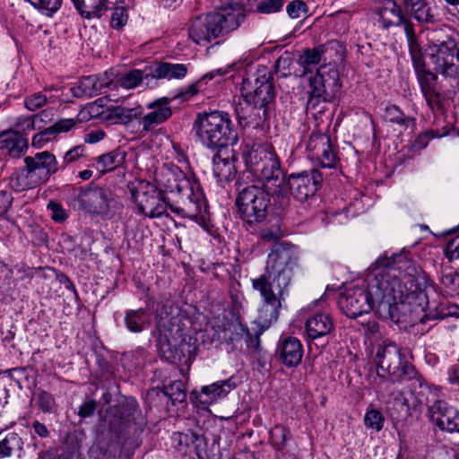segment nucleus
Here are the masks:
<instances>
[{
	"mask_svg": "<svg viewBox=\"0 0 459 459\" xmlns=\"http://www.w3.org/2000/svg\"><path fill=\"white\" fill-rule=\"evenodd\" d=\"M396 256L379 257L371 266L366 278V286L347 290L339 299L341 310L350 318H357L375 310L382 319L397 325L425 324L429 319L444 318L455 312H438L429 307L427 293L421 290L403 292L394 268Z\"/></svg>",
	"mask_w": 459,
	"mask_h": 459,
	"instance_id": "1",
	"label": "nucleus"
},
{
	"mask_svg": "<svg viewBox=\"0 0 459 459\" xmlns=\"http://www.w3.org/2000/svg\"><path fill=\"white\" fill-rule=\"evenodd\" d=\"M242 158L252 181L236 183L237 212L249 230H255L268 215L271 198L278 203L276 212L289 205L285 173L279 157L268 144H246Z\"/></svg>",
	"mask_w": 459,
	"mask_h": 459,
	"instance_id": "2",
	"label": "nucleus"
},
{
	"mask_svg": "<svg viewBox=\"0 0 459 459\" xmlns=\"http://www.w3.org/2000/svg\"><path fill=\"white\" fill-rule=\"evenodd\" d=\"M297 265L295 246L289 242H275L268 254L264 273L252 279L253 289L262 298L259 329L251 333L245 325L242 340L248 354L256 360H260L263 352L260 336L273 322L277 321L280 310L289 295L293 271Z\"/></svg>",
	"mask_w": 459,
	"mask_h": 459,
	"instance_id": "3",
	"label": "nucleus"
},
{
	"mask_svg": "<svg viewBox=\"0 0 459 459\" xmlns=\"http://www.w3.org/2000/svg\"><path fill=\"white\" fill-rule=\"evenodd\" d=\"M155 183L159 190L174 195L171 203H168L171 212L195 221L205 231L212 233L213 225L209 205L195 176H187L175 164H163L155 172Z\"/></svg>",
	"mask_w": 459,
	"mask_h": 459,
	"instance_id": "4",
	"label": "nucleus"
},
{
	"mask_svg": "<svg viewBox=\"0 0 459 459\" xmlns=\"http://www.w3.org/2000/svg\"><path fill=\"white\" fill-rule=\"evenodd\" d=\"M178 307L160 303L156 309V327L160 333L158 349L166 361L175 365H189L195 359V346L192 338L184 333L178 316Z\"/></svg>",
	"mask_w": 459,
	"mask_h": 459,
	"instance_id": "5",
	"label": "nucleus"
},
{
	"mask_svg": "<svg viewBox=\"0 0 459 459\" xmlns=\"http://www.w3.org/2000/svg\"><path fill=\"white\" fill-rule=\"evenodd\" d=\"M376 365L377 377L380 378V382L377 384V392L383 394L387 391L388 386L395 382L414 381L420 387L424 384L422 376L404 359L403 350L390 340L386 339L378 345L376 353Z\"/></svg>",
	"mask_w": 459,
	"mask_h": 459,
	"instance_id": "6",
	"label": "nucleus"
},
{
	"mask_svg": "<svg viewBox=\"0 0 459 459\" xmlns=\"http://www.w3.org/2000/svg\"><path fill=\"white\" fill-rule=\"evenodd\" d=\"M194 126L202 144L212 151L232 146L238 141V131L226 111L199 113Z\"/></svg>",
	"mask_w": 459,
	"mask_h": 459,
	"instance_id": "7",
	"label": "nucleus"
},
{
	"mask_svg": "<svg viewBox=\"0 0 459 459\" xmlns=\"http://www.w3.org/2000/svg\"><path fill=\"white\" fill-rule=\"evenodd\" d=\"M109 420V431L122 441V450L126 455H132L140 445L139 437L143 433L146 421L134 398H128L120 406L112 410Z\"/></svg>",
	"mask_w": 459,
	"mask_h": 459,
	"instance_id": "8",
	"label": "nucleus"
},
{
	"mask_svg": "<svg viewBox=\"0 0 459 459\" xmlns=\"http://www.w3.org/2000/svg\"><path fill=\"white\" fill-rule=\"evenodd\" d=\"M23 162L24 166L19 168L11 177L10 184L17 192L38 187L58 171L56 156L48 151L26 156Z\"/></svg>",
	"mask_w": 459,
	"mask_h": 459,
	"instance_id": "9",
	"label": "nucleus"
},
{
	"mask_svg": "<svg viewBox=\"0 0 459 459\" xmlns=\"http://www.w3.org/2000/svg\"><path fill=\"white\" fill-rule=\"evenodd\" d=\"M69 204L75 210L101 218L112 217L117 205L110 189L93 183L78 188L72 187Z\"/></svg>",
	"mask_w": 459,
	"mask_h": 459,
	"instance_id": "10",
	"label": "nucleus"
},
{
	"mask_svg": "<svg viewBox=\"0 0 459 459\" xmlns=\"http://www.w3.org/2000/svg\"><path fill=\"white\" fill-rule=\"evenodd\" d=\"M273 76L266 66L259 65L255 72L242 80L241 94L247 101L256 107L267 109L271 114V106L275 100Z\"/></svg>",
	"mask_w": 459,
	"mask_h": 459,
	"instance_id": "11",
	"label": "nucleus"
},
{
	"mask_svg": "<svg viewBox=\"0 0 459 459\" xmlns=\"http://www.w3.org/2000/svg\"><path fill=\"white\" fill-rule=\"evenodd\" d=\"M434 70L445 77L459 78V37L432 41L426 49Z\"/></svg>",
	"mask_w": 459,
	"mask_h": 459,
	"instance_id": "12",
	"label": "nucleus"
},
{
	"mask_svg": "<svg viewBox=\"0 0 459 459\" xmlns=\"http://www.w3.org/2000/svg\"><path fill=\"white\" fill-rule=\"evenodd\" d=\"M234 19L222 14L218 9L214 13L199 15L192 22L189 36L196 44L205 45L236 30L238 23Z\"/></svg>",
	"mask_w": 459,
	"mask_h": 459,
	"instance_id": "13",
	"label": "nucleus"
},
{
	"mask_svg": "<svg viewBox=\"0 0 459 459\" xmlns=\"http://www.w3.org/2000/svg\"><path fill=\"white\" fill-rule=\"evenodd\" d=\"M132 201L136 204L140 213L150 218H160L167 215L168 203L162 190L154 185L140 181L136 186H130Z\"/></svg>",
	"mask_w": 459,
	"mask_h": 459,
	"instance_id": "14",
	"label": "nucleus"
},
{
	"mask_svg": "<svg viewBox=\"0 0 459 459\" xmlns=\"http://www.w3.org/2000/svg\"><path fill=\"white\" fill-rule=\"evenodd\" d=\"M323 182L322 173L313 169L300 173H292L285 178V194H287V185L293 197L300 202H306L313 197ZM288 196V195H286Z\"/></svg>",
	"mask_w": 459,
	"mask_h": 459,
	"instance_id": "15",
	"label": "nucleus"
},
{
	"mask_svg": "<svg viewBox=\"0 0 459 459\" xmlns=\"http://www.w3.org/2000/svg\"><path fill=\"white\" fill-rule=\"evenodd\" d=\"M376 13L378 15V23L381 29L403 28L405 35L413 37L414 24L405 13L402 4H399L395 0H384Z\"/></svg>",
	"mask_w": 459,
	"mask_h": 459,
	"instance_id": "16",
	"label": "nucleus"
},
{
	"mask_svg": "<svg viewBox=\"0 0 459 459\" xmlns=\"http://www.w3.org/2000/svg\"><path fill=\"white\" fill-rule=\"evenodd\" d=\"M307 158L316 160L322 168H335L338 158L326 134L312 133L306 143Z\"/></svg>",
	"mask_w": 459,
	"mask_h": 459,
	"instance_id": "17",
	"label": "nucleus"
},
{
	"mask_svg": "<svg viewBox=\"0 0 459 459\" xmlns=\"http://www.w3.org/2000/svg\"><path fill=\"white\" fill-rule=\"evenodd\" d=\"M430 421L441 430L459 433V410L444 400H437L429 408Z\"/></svg>",
	"mask_w": 459,
	"mask_h": 459,
	"instance_id": "18",
	"label": "nucleus"
},
{
	"mask_svg": "<svg viewBox=\"0 0 459 459\" xmlns=\"http://www.w3.org/2000/svg\"><path fill=\"white\" fill-rule=\"evenodd\" d=\"M238 386L234 377L228 379L214 382L209 385H204L201 390L192 391L190 393V400L194 403L202 405H209L219 399L224 398L227 394Z\"/></svg>",
	"mask_w": 459,
	"mask_h": 459,
	"instance_id": "19",
	"label": "nucleus"
},
{
	"mask_svg": "<svg viewBox=\"0 0 459 459\" xmlns=\"http://www.w3.org/2000/svg\"><path fill=\"white\" fill-rule=\"evenodd\" d=\"M233 108L238 123L243 128L261 127L271 117L266 108L256 107L255 103H251L246 99L243 101L234 102Z\"/></svg>",
	"mask_w": 459,
	"mask_h": 459,
	"instance_id": "20",
	"label": "nucleus"
},
{
	"mask_svg": "<svg viewBox=\"0 0 459 459\" xmlns=\"http://www.w3.org/2000/svg\"><path fill=\"white\" fill-rule=\"evenodd\" d=\"M170 100L163 97L147 105L150 112L143 115L139 124L142 126L141 132L148 133L154 130L159 125L166 122L172 116Z\"/></svg>",
	"mask_w": 459,
	"mask_h": 459,
	"instance_id": "21",
	"label": "nucleus"
},
{
	"mask_svg": "<svg viewBox=\"0 0 459 459\" xmlns=\"http://www.w3.org/2000/svg\"><path fill=\"white\" fill-rule=\"evenodd\" d=\"M303 345L293 336H281L275 349L276 359L286 368H294L300 364L303 358Z\"/></svg>",
	"mask_w": 459,
	"mask_h": 459,
	"instance_id": "22",
	"label": "nucleus"
},
{
	"mask_svg": "<svg viewBox=\"0 0 459 459\" xmlns=\"http://www.w3.org/2000/svg\"><path fill=\"white\" fill-rule=\"evenodd\" d=\"M212 157V172L218 182H229L236 174L235 154L229 147L216 149Z\"/></svg>",
	"mask_w": 459,
	"mask_h": 459,
	"instance_id": "23",
	"label": "nucleus"
},
{
	"mask_svg": "<svg viewBox=\"0 0 459 459\" xmlns=\"http://www.w3.org/2000/svg\"><path fill=\"white\" fill-rule=\"evenodd\" d=\"M420 91L428 106L433 110L439 108L442 104L441 89L437 83V75L431 71L420 74L417 76Z\"/></svg>",
	"mask_w": 459,
	"mask_h": 459,
	"instance_id": "24",
	"label": "nucleus"
},
{
	"mask_svg": "<svg viewBox=\"0 0 459 459\" xmlns=\"http://www.w3.org/2000/svg\"><path fill=\"white\" fill-rule=\"evenodd\" d=\"M0 149L11 158L18 159L27 152L28 140L18 131L6 130L0 134Z\"/></svg>",
	"mask_w": 459,
	"mask_h": 459,
	"instance_id": "25",
	"label": "nucleus"
},
{
	"mask_svg": "<svg viewBox=\"0 0 459 459\" xmlns=\"http://www.w3.org/2000/svg\"><path fill=\"white\" fill-rule=\"evenodd\" d=\"M305 328L307 339L309 342L330 334L334 329V325L328 314L318 313L307 319Z\"/></svg>",
	"mask_w": 459,
	"mask_h": 459,
	"instance_id": "26",
	"label": "nucleus"
},
{
	"mask_svg": "<svg viewBox=\"0 0 459 459\" xmlns=\"http://www.w3.org/2000/svg\"><path fill=\"white\" fill-rule=\"evenodd\" d=\"M153 87L158 80H181L187 74L188 67L184 64H173L169 62H155L150 65Z\"/></svg>",
	"mask_w": 459,
	"mask_h": 459,
	"instance_id": "27",
	"label": "nucleus"
},
{
	"mask_svg": "<svg viewBox=\"0 0 459 459\" xmlns=\"http://www.w3.org/2000/svg\"><path fill=\"white\" fill-rule=\"evenodd\" d=\"M405 13L419 23L433 24L436 22L429 0H402Z\"/></svg>",
	"mask_w": 459,
	"mask_h": 459,
	"instance_id": "28",
	"label": "nucleus"
},
{
	"mask_svg": "<svg viewBox=\"0 0 459 459\" xmlns=\"http://www.w3.org/2000/svg\"><path fill=\"white\" fill-rule=\"evenodd\" d=\"M171 440L173 446L178 451L186 454L187 449L193 446L198 456H200L201 451L206 446L205 437L194 431L175 432L171 436Z\"/></svg>",
	"mask_w": 459,
	"mask_h": 459,
	"instance_id": "29",
	"label": "nucleus"
},
{
	"mask_svg": "<svg viewBox=\"0 0 459 459\" xmlns=\"http://www.w3.org/2000/svg\"><path fill=\"white\" fill-rule=\"evenodd\" d=\"M323 67L316 70V73L308 79L307 94L309 96L307 108L316 109L321 101L327 100L325 81L322 74Z\"/></svg>",
	"mask_w": 459,
	"mask_h": 459,
	"instance_id": "30",
	"label": "nucleus"
},
{
	"mask_svg": "<svg viewBox=\"0 0 459 459\" xmlns=\"http://www.w3.org/2000/svg\"><path fill=\"white\" fill-rule=\"evenodd\" d=\"M126 329L134 333L146 330L152 324V316L148 308L129 309L125 312Z\"/></svg>",
	"mask_w": 459,
	"mask_h": 459,
	"instance_id": "31",
	"label": "nucleus"
},
{
	"mask_svg": "<svg viewBox=\"0 0 459 459\" xmlns=\"http://www.w3.org/2000/svg\"><path fill=\"white\" fill-rule=\"evenodd\" d=\"M108 87V82L98 75H89L82 77L76 88H74V96L77 98H91L102 93V90Z\"/></svg>",
	"mask_w": 459,
	"mask_h": 459,
	"instance_id": "32",
	"label": "nucleus"
},
{
	"mask_svg": "<svg viewBox=\"0 0 459 459\" xmlns=\"http://www.w3.org/2000/svg\"><path fill=\"white\" fill-rule=\"evenodd\" d=\"M23 449V441L19 434L8 429L0 430V459L11 457Z\"/></svg>",
	"mask_w": 459,
	"mask_h": 459,
	"instance_id": "33",
	"label": "nucleus"
},
{
	"mask_svg": "<svg viewBox=\"0 0 459 459\" xmlns=\"http://www.w3.org/2000/svg\"><path fill=\"white\" fill-rule=\"evenodd\" d=\"M152 73L150 65H146L143 70L132 69L123 74L119 79V84L125 89H134L144 82L147 87L152 88L153 82L151 79Z\"/></svg>",
	"mask_w": 459,
	"mask_h": 459,
	"instance_id": "34",
	"label": "nucleus"
},
{
	"mask_svg": "<svg viewBox=\"0 0 459 459\" xmlns=\"http://www.w3.org/2000/svg\"><path fill=\"white\" fill-rule=\"evenodd\" d=\"M243 334L245 325L238 320L224 323L217 331L218 340L232 346H236L242 340Z\"/></svg>",
	"mask_w": 459,
	"mask_h": 459,
	"instance_id": "35",
	"label": "nucleus"
},
{
	"mask_svg": "<svg viewBox=\"0 0 459 459\" xmlns=\"http://www.w3.org/2000/svg\"><path fill=\"white\" fill-rule=\"evenodd\" d=\"M387 412L394 422H404L411 415L408 400L400 392L387 402Z\"/></svg>",
	"mask_w": 459,
	"mask_h": 459,
	"instance_id": "36",
	"label": "nucleus"
},
{
	"mask_svg": "<svg viewBox=\"0 0 459 459\" xmlns=\"http://www.w3.org/2000/svg\"><path fill=\"white\" fill-rule=\"evenodd\" d=\"M326 50L327 47L325 45H320L313 49L304 50L303 54L300 55L299 58V64L303 67V75L312 72L321 62H326V59L324 58Z\"/></svg>",
	"mask_w": 459,
	"mask_h": 459,
	"instance_id": "37",
	"label": "nucleus"
},
{
	"mask_svg": "<svg viewBox=\"0 0 459 459\" xmlns=\"http://www.w3.org/2000/svg\"><path fill=\"white\" fill-rule=\"evenodd\" d=\"M126 153L119 148L97 157V169L104 174L120 167L126 160Z\"/></svg>",
	"mask_w": 459,
	"mask_h": 459,
	"instance_id": "38",
	"label": "nucleus"
},
{
	"mask_svg": "<svg viewBox=\"0 0 459 459\" xmlns=\"http://www.w3.org/2000/svg\"><path fill=\"white\" fill-rule=\"evenodd\" d=\"M80 15L85 19L100 18L105 13L102 0H72Z\"/></svg>",
	"mask_w": 459,
	"mask_h": 459,
	"instance_id": "39",
	"label": "nucleus"
},
{
	"mask_svg": "<svg viewBox=\"0 0 459 459\" xmlns=\"http://www.w3.org/2000/svg\"><path fill=\"white\" fill-rule=\"evenodd\" d=\"M385 119L392 123L402 126L404 129L409 127L413 128L416 126V119L407 116L396 105H388L385 110Z\"/></svg>",
	"mask_w": 459,
	"mask_h": 459,
	"instance_id": "40",
	"label": "nucleus"
},
{
	"mask_svg": "<svg viewBox=\"0 0 459 459\" xmlns=\"http://www.w3.org/2000/svg\"><path fill=\"white\" fill-rule=\"evenodd\" d=\"M440 284L446 295L454 297L459 295V273L452 269L441 271Z\"/></svg>",
	"mask_w": 459,
	"mask_h": 459,
	"instance_id": "41",
	"label": "nucleus"
},
{
	"mask_svg": "<svg viewBox=\"0 0 459 459\" xmlns=\"http://www.w3.org/2000/svg\"><path fill=\"white\" fill-rule=\"evenodd\" d=\"M108 117L115 120V123L127 124L134 118L141 119L142 110L140 108H127L123 107H114L108 109Z\"/></svg>",
	"mask_w": 459,
	"mask_h": 459,
	"instance_id": "42",
	"label": "nucleus"
},
{
	"mask_svg": "<svg viewBox=\"0 0 459 459\" xmlns=\"http://www.w3.org/2000/svg\"><path fill=\"white\" fill-rule=\"evenodd\" d=\"M245 0H228L225 4H221L217 9L222 13L226 14L227 17L235 18L238 27L245 18Z\"/></svg>",
	"mask_w": 459,
	"mask_h": 459,
	"instance_id": "43",
	"label": "nucleus"
},
{
	"mask_svg": "<svg viewBox=\"0 0 459 459\" xmlns=\"http://www.w3.org/2000/svg\"><path fill=\"white\" fill-rule=\"evenodd\" d=\"M162 393L171 400L173 405L176 403H182L186 399V391L184 383L180 380H177L168 385H164Z\"/></svg>",
	"mask_w": 459,
	"mask_h": 459,
	"instance_id": "44",
	"label": "nucleus"
},
{
	"mask_svg": "<svg viewBox=\"0 0 459 459\" xmlns=\"http://www.w3.org/2000/svg\"><path fill=\"white\" fill-rule=\"evenodd\" d=\"M290 437V432L289 429L281 424L275 425L270 431L271 443L278 451L283 450L286 447Z\"/></svg>",
	"mask_w": 459,
	"mask_h": 459,
	"instance_id": "45",
	"label": "nucleus"
},
{
	"mask_svg": "<svg viewBox=\"0 0 459 459\" xmlns=\"http://www.w3.org/2000/svg\"><path fill=\"white\" fill-rule=\"evenodd\" d=\"M43 15L52 17L61 7L63 0H27Z\"/></svg>",
	"mask_w": 459,
	"mask_h": 459,
	"instance_id": "46",
	"label": "nucleus"
},
{
	"mask_svg": "<svg viewBox=\"0 0 459 459\" xmlns=\"http://www.w3.org/2000/svg\"><path fill=\"white\" fill-rule=\"evenodd\" d=\"M37 405L44 413H51L56 407L54 396L45 390H40L39 392L37 395Z\"/></svg>",
	"mask_w": 459,
	"mask_h": 459,
	"instance_id": "47",
	"label": "nucleus"
},
{
	"mask_svg": "<svg viewBox=\"0 0 459 459\" xmlns=\"http://www.w3.org/2000/svg\"><path fill=\"white\" fill-rule=\"evenodd\" d=\"M385 418L383 414L376 409L368 410L364 417L365 426L368 429H373L376 431H380L384 427Z\"/></svg>",
	"mask_w": 459,
	"mask_h": 459,
	"instance_id": "48",
	"label": "nucleus"
},
{
	"mask_svg": "<svg viewBox=\"0 0 459 459\" xmlns=\"http://www.w3.org/2000/svg\"><path fill=\"white\" fill-rule=\"evenodd\" d=\"M286 12L291 19H298L307 15L308 6L302 0H292L287 4Z\"/></svg>",
	"mask_w": 459,
	"mask_h": 459,
	"instance_id": "49",
	"label": "nucleus"
},
{
	"mask_svg": "<svg viewBox=\"0 0 459 459\" xmlns=\"http://www.w3.org/2000/svg\"><path fill=\"white\" fill-rule=\"evenodd\" d=\"M255 8L261 13H273L279 12L285 0H254Z\"/></svg>",
	"mask_w": 459,
	"mask_h": 459,
	"instance_id": "50",
	"label": "nucleus"
},
{
	"mask_svg": "<svg viewBox=\"0 0 459 459\" xmlns=\"http://www.w3.org/2000/svg\"><path fill=\"white\" fill-rule=\"evenodd\" d=\"M112 8L110 25L113 29L119 30L126 25L128 20L127 10L124 6H114Z\"/></svg>",
	"mask_w": 459,
	"mask_h": 459,
	"instance_id": "51",
	"label": "nucleus"
},
{
	"mask_svg": "<svg viewBox=\"0 0 459 459\" xmlns=\"http://www.w3.org/2000/svg\"><path fill=\"white\" fill-rule=\"evenodd\" d=\"M292 57L290 53L285 52L275 62V70L280 76L286 77L290 74V65H292Z\"/></svg>",
	"mask_w": 459,
	"mask_h": 459,
	"instance_id": "52",
	"label": "nucleus"
},
{
	"mask_svg": "<svg viewBox=\"0 0 459 459\" xmlns=\"http://www.w3.org/2000/svg\"><path fill=\"white\" fill-rule=\"evenodd\" d=\"M47 96L41 92L33 93L27 96L24 104L25 107L30 110L35 111L41 108L47 103Z\"/></svg>",
	"mask_w": 459,
	"mask_h": 459,
	"instance_id": "53",
	"label": "nucleus"
},
{
	"mask_svg": "<svg viewBox=\"0 0 459 459\" xmlns=\"http://www.w3.org/2000/svg\"><path fill=\"white\" fill-rule=\"evenodd\" d=\"M56 134L51 126L37 133L32 137V146L36 148H42L47 143H48L51 139L55 138Z\"/></svg>",
	"mask_w": 459,
	"mask_h": 459,
	"instance_id": "54",
	"label": "nucleus"
},
{
	"mask_svg": "<svg viewBox=\"0 0 459 459\" xmlns=\"http://www.w3.org/2000/svg\"><path fill=\"white\" fill-rule=\"evenodd\" d=\"M86 147L83 144L76 145L68 150L64 156V163L68 165L86 156Z\"/></svg>",
	"mask_w": 459,
	"mask_h": 459,
	"instance_id": "55",
	"label": "nucleus"
},
{
	"mask_svg": "<svg viewBox=\"0 0 459 459\" xmlns=\"http://www.w3.org/2000/svg\"><path fill=\"white\" fill-rule=\"evenodd\" d=\"M445 254L449 261L459 259V235L450 238L446 243Z\"/></svg>",
	"mask_w": 459,
	"mask_h": 459,
	"instance_id": "56",
	"label": "nucleus"
},
{
	"mask_svg": "<svg viewBox=\"0 0 459 459\" xmlns=\"http://www.w3.org/2000/svg\"><path fill=\"white\" fill-rule=\"evenodd\" d=\"M76 121L74 118H61L51 126L55 134L66 133L74 127Z\"/></svg>",
	"mask_w": 459,
	"mask_h": 459,
	"instance_id": "57",
	"label": "nucleus"
},
{
	"mask_svg": "<svg viewBox=\"0 0 459 459\" xmlns=\"http://www.w3.org/2000/svg\"><path fill=\"white\" fill-rule=\"evenodd\" d=\"M48 208L52 212V219L56 222H62L66 220L67 213L60 204L50 201Z\"/></svg>",
	"mask_w": 459,
	"mask_h": 459,
	"instance_id": "58",
	"label": "nucleus"
},
{
	"mask_svg": "<svg viewBox=\"0 0 459 459\" xmlns=\"http://www.w3.org/2000/svg\"><path fill=\"white\" fill-rule=\"evenodd\" d=\"M56 280L59 281L60 284H63L66 290L72 291L76 302L80 300L79 293L74 284L66 274L60 272L56 273Z\"/></svg>",
	"mask_w": 459,
	"mask_h": 459,
	"instance_id": "59",
	"label": "nucleus"
},
{
	"mask_svg": "<svg viewBox=\"0 0 459 459\" xmlns=\"http://www.w3.org/2000/svg\"><path fill=\"white\" fill-rule=\"evenodd\" d=\"M97 408V403L95 400H89L83 403L78 411V415L81 418H88L94 414Z\"/></svg>",
	"mask_w": 459,
	"mask_h": 459,
	"instance_id": "60",
	"label": "nucleus"
},
{
	"mask_svg": "<svg viewBox=\"0 0 459 459\" xmlns=\"http://www.w3.org/2000/svg\"><path fill=\"white\" fill-rule=\"evenodd\" d=\"M198 91H199V90L197 88V83H192V84L188 85L185 89H180L178 91V93L175 95V99H179V100H187L191 97H193L195 94H197Z\"/></svg>",
	"mask_w": 459,
	"mask_h": 459,
	"instance_id": "61",
	"label": "nucleus"
},
{
	"mask_svg": "<svg viewBox=\"0 0 459 459\" xmlns=\"http://www.w3.org/2000/svg\"><path fill=\"white\" fill-rule=\"evenodd\" d=\"M261 238L266 241H274L280 238L281 231L278 227L273 226L262 230L260 233Z\"/></svg>",
	"mask_w": 459,
	"mask_h": 459,
	"instance_id": "62",
	"label": "nucleus"
},
{
	"mask_svg": "<svg viewBox=\"0 0 459 459\" xmlns=\"http://www.w3.org/2000/svg\"><path fill=\"white\" fill-rule=\"evenodd\" d=\"M31 429L34 435L41 438H47L50 436V431L47 426L37 420L31 422Z\"/></svg>",
	"mask_w": 459,
	"mask_h": 459,
	"instance_id": "63",
	"label": "nucleus"
},
{
	"mask_svg": "<svg viewBox=\"0 0 459 459\" xmlns=\"http://www.w3.org/2000/svg\"><path fill=\"white\" fill-rule=\"evenodd\" d=\"M149 353L148 351L143 348L138 347L133 351V357L135 359V366L136 367H143L147 361Z\"/></svg>",
	"mask_w": 459,
	"mask_h": 459,
	"instance_id": "64",
	"label": "nucleus"
}]
</instances>
